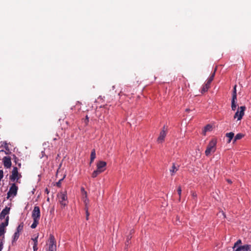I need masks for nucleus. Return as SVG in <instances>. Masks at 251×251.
<instances>
[{
    "label": "nucleus",
    "mask_w": 251,
    "mask_h": 251,
    "mask_svg": "<svg viewBox=\"0 0 251 251\" xmlns=\"http://www.w3.org/2000/svg\"><path fill=\"white\" fill-rule=\"evenodd\" d=\"M9 219V216H7L5 218V222H3L4 223V225H6V226H7L8 225Z\"/></svg>",
    "instance_id": "nucleus-32"
},
{
    "label": "nucleus",
    "mask_w": 251,
    "mask_h": 251,
    "mask_svg": "<svg viewBox=\"0 0 251 251\" xmlns=\"http://www.w3.org/2000/svg\"><path fill=\"white\" fill-rule=\"evenodd\" d=\"M84 202L85 203V207H88L87 204H88V199L87 198V199H86V198H85V200H84Z\"/></svg>",
    "instance_id": "nucleus-40"
},
{
    "label": "nucleus",
    "mask_w": 251,
    "mask_h": 251,
    "mask_svg": "<svg viewBox=\"0 0 251 251\" xmlns=\"http://www.w3.org/2000/svg\"><path fill=\"white\" fill-rule=\"evenodd\" d=\"M59 201L63 206H65L68 204L67 196L66 192H61L58 195Z\"/></svg>",
    "instance_id": "nucleus-3"
},
{
    "label": "nucleus",
    "mask_w": 251,
    "mask_h": 251,
    "mask_svg": "<svg viewBox=\"0 0 251 251\" xmlns=\"http://www.w3.org/2000/svg\"><path fill=\"white\" fill-rule=\"evenodd\" d=\"M48 245L47 251H56V240L53 235L50 234V236Z\"/></svg>",
    "instance_id": "nucleus-2"
},
{
    "label": "nucleus",
    "mask_w": 251,
    "mask_h": 251,
    "mask_svg": "<svg viewBox=\"0 0 251 251\" xmlns=\"http://www.w3.org/2000/svg\"><path fill=\"white\" fill-rule=\"evenodd\" d=\"M40 217V210L38 206H35L34 207L33 210L32 212V218L33 219H36L39 220Z\"/></svg>",
    "instance_id": "nucleus-8"
},
{
    "label": "nucleus",
    "mask_w": 251,
    "mask_h": 251,
    "mask_svg": "<svg viewBox=\"0 0 251 251\" xmlns=\"http://www.w3.org/2000/svg\"><path fill=\"white\" fill-rule=\"evenodd\" d=\"M234 251H251V245H245L236 247Z\"/></svg>",
    "instance_id": "nucleus-10"
},
{
    "label": "nucleus",
    "mask_w": 251,
    "mask_h": 251,
    "mask_svg": "<svg viewBox=\"0 0 251 251\" xmlns=\"http://www.w3.org/2000/svg\"><path fill=\"white\" fill-rule=\"evenodd\" d=\"M234 134L232 132H230L226 133V136L228 138V140L227 141V143H230L231 140L234 137Z\"/></svg>",
    "instance_id": "nucleus-14"
},
{
    "label": "nucleus",
    "mask_w": 251,
    "mask_h": 251,
    "mask_svg": "<svg viewBox=\"0 0 251 251\" xmlns=\"http://www.w3.org/2000/svg\"><path fill=\"white\" fill-rule=\"evenodd\" d=\"M18 166H19V167H20V166H21V163H19V164H18Z\"/></svg>",
    "instance_id": "nucleus-49"
},
{
    "label": "nucleus",
    "mask_w": 251,
    "mask_h": 251,
    "mask_svg": "<svg viewBox=\"0 0 251 251\" xmlns=\"http://www.w3.org/2000/svg\"><path fill=\"white\" fill-rule=\"evenodd\" d=\"M177 193H178V194L179 195V198H180V195H181V187L180 186H179L178 187Z\"/></svg>",
    "instance_id": "nucleus-33"
},
{
    "label": "nucleus",
    "mask_w": 251,
    "mask_h": 251,
    "mask_svg": "<svg viewBox=\"0 0 251 251\" xmlns=\"http://www.w3.org/2000/svg\"><path fill=\"white\" fill-rule=\"evenodd\" d=\"M3 165L6 168H10L11 166V159L9 156H4L2 159Z\"/></svg>",
    "instance_id": "nucleus-11"
},
{
    "label": "nucleus",
    "mask_w": 251,
    "mask_h": 251,
    "mask_svg": "<svg viewBox=\"0 0 251 251\" xmlns=\"http://www.w3.org/2000/svg\"><path fill=\"white\" fill-rule=\"evenodd\" d=\"M134 231L133 229L131 230L130 231V234L131 235L132 233H134Z\"/></svg>",
    "instance_id": "nucleus-43"
},
{
    "label": "nucleus",
    "mask_w": 251,
    "mask_h": 251,
    "mask_svg": "<svg viewBox=\"0 0 251 251\" xmlns=\"http://www.w3.org/2000/svg\"><path fill=\"white\" fill-rule=\"evenodd\" d=\"M5 232V229L0 228V236L3 235Z\"/></svg>",
    "instance_id": "nucleus-30"
},
{
    "label": "nucleus",
    "mask_w": 251,
    "mask_h": 251,
    "mask_svg": "<svg viewBox=\"0 0 251 251\" xmlns=\"http://www.w3.org/2000/svg\"><path fill=\"white\" fill-rule=\"evenodd\" d=\"M213 80V78H212L211 77H209L208 79L206 80V81L205 82V83L206 84H207L209 86L210 85V84L211 83V82L212 81V80Z\"/></svg>",
    "instance_id": "nucleus-29"
},
{
    "label": "nucleus",
    "mask_w": 251,
    "mask_h": 251,
    "mask_svg": "<svg viewBox=\"0 0 251 251\" xmlns=\"http://www.w3.org/2000/svg\"><path fill=\"white\" fill-rule=\"evenodd\" d=\"M131 235L130 234L129 235H128L127 237V239H126V242L125 243V245L126 246H127L129 244V240H130L131 238Z\"/></svg>",
    "instance_id": "nucleus-28"
},
{
    "label": "nucleus",
    "mask_w": 251,
    "mask_h": 251,
    "mask_svg": "<svg viewBox=\"0 0 251 251\" xmlns=\"http://www.w3.org/2000/svg\"><path fill=\"white\" fill-rule=\"evenodd\" d=\"M6 226L4 225V223H2L0 225V228H3V229H5V227Z\"/></svg>",
    "instance_id": "nucleus-39"
},
{
    "label": "nucleus",
    "mask_w": 251,
    "mask_h": 251,
    "mask_svg": "<svg viewBox=\"0 0 251 251\" xmlns=\"http://www.w3.org/2000/svg\"><path fill=\"white\" fill-rule=\"evenodd\" d=\"M236 86H237L236 85H235L233 88V91L232 97V99H237Z\"/></svg>",
    "instance_id": "nucleus-20"
},
{
    "label": "nucleus",
    "mask_w": 251,
    "mask_h": 251,
    "mask_svg": "<svg viewBox=\"0 0 251 251\" xmlns=\"http://www.w3.org/2000/svg\"><path fill=\"white\" fill-rule=\"evenodd\" d=\"M95 158H96L95 150L94 149H93L91 153L90 162V164L93 162V161L94 160Z\"/></svg>",
    "instance_id": "nucleus-15"
},
{
    "label": "nucleus",
    "mask_w": 251,
    "mask_h": 251,
    "mask_svg": "<svg viewBox=\"0 0 251 251\" xmlns=\"http://www.w3.org/2000/svg\"><path fill=\"white\" fill-rule=\"evenodd\" d=\"M226 180L228 182V183H229L230 184L232 183L231 180L230 179H227Z\"/></svg>",
    "instance_id": "nucleus-42"
},
{
    "label": "nucleus",
    "mask_w": 251,
    "mask_h": 251,
    "mask_svg": "<svg viewBox=\"0 0 251 251\" xmlns=\"http://www.w3.org/2000/svg\"><path fill=\"white\" fill-rule=\"evenodd\" d=\"M21 176V175L18 173L17 168L16 167H14L12 171V174L10 176V180L13 181H16L18 182V180Z\"/></svg>",
    "instance_id": "nucleus-4"
},
{
    "label": "nucleus",
    "mask_w": 251,
    "mask_h": 251,
    "mask_svg": "<svg viewBox=\"0 0 251 251\" xmlns=\"http://www.w3.org/2000/svg\"><path fill=\"white\" fill-rule=\"evenodd\" d=\"M216 144L217 141L215 139H212L209 142L205 151V154L206 156H208L211 152H215Z\"/></svg>",
    "instance_id": "nucleus-1"
},
{
    "label": "nucleus",
    "mask_w": 251,
    "mask_h": 251,
    "mask_svg": "<svg viewBox=\"0 0 251 251\" xmlns=\"http://www.w3.org/2000/svg\"><path fill=\"white\" fill-rule=\"evenodd\" d=\"M209 88L210 86H209L207 84L205 83L201 88V93H204L206 92V91H207Z\"/></svg>",
    "instance_id": "nucleus-16"
},
{
    "label": "nucleus",
    "mask_w": 251,
    "mask_h": 251,
    "mask_svg": "<svg viewBox=\"0 0 251 251\" xmlns=\"http://www.w3.org/2000/svg\"><path fill=\"white\" fill-rule=\"evenodd\" d=\"M6 154H8L9 153L8 152L5 151Z\"/></svg>",
    "instance_id": "nucleus-47"
},
{
    "label": "nucleus",
    "mask_w": 251,
    "mask_h": 251,
    "mask_svg": "<svg viewBox=\"0 0 251 251\" xmlns=\"http://www.w3.org/2000/svg\"><path fill=\"white\" fill-rule=\"evenodd\" d=\"M179 167V166L176 167L175 163H173L172 167L171 169H170L171 176H174L175 174V173L178 170Z\"/></svg>",
    "instance_id": "nucleus-13"
},
{
    "label": "nucleus",
    "mask_w": 251,
    "mask_h": 251,
    "mask_svg": "<svg viewBox=\"0 0 251 251\" xmlns=\"http://www.w3.org/2000/svg\"><path fill=\"white\" fill-rule=\"evenodd\" d=\"M39 220H36V219H33V223H32V224L31 225V228H35L38 224H39Z\"/></svg>",
    "instance_id": "nucleus-18"
},
{
    "label": "nucleus",
    "mask_w": 251,
    "mask_h": 251,
    "mask_svg": "<svg viewBox=\"0 0 251 251\" xmlns=\"http://www.w3.org/2000/svg\"><path fill=\"white\" fill-rule=\"evenodd\" d=\"M192 195H193V197H197V194L195 193H193Z\"/></svg>",
    "instance_id": "nucleus-44"
},
{
    "label": "nucleus",
    "mask_w": 251,
    "mask_h": 251,
    "mask_svg": "<svg viewBox=\"0 0 251 251\" xmlns=\"http://www.w3.org/2000/svg\"><path fill=\"white\" fill-rule=\"evenodd\" d=\"M46 192H47V193H49V192H48V189H46Z\"/></svg>",
    "instance_id": "nucleus-48"
},
{
    "label": "nucleus",
    "mask_w": 251,
    "mask_h": 251,
    "mask_svg": "<svg viewBox=\"0 0 251 251\" xmlns=\"http://www.w3.org/2000/svg\"><path fill=\"white\" fill-rule=\"evenodd\" d=\"M211 129L212 126L210 125H207L204 127L203 132L205 134L207 131H210Z\"/></svg>",
    "instance_id": "nucleus-19"
},
{
    "label": "nucleus",
    "mask_w": 251,
    "mask_h": 251,
    "mask_svg": "<svg viewBox=\"0 0 251 251\" xmlns=\"http://www.w3.org/2000/svg\"><path fill=\"white\" fill-rule=\"evenodd\" d=\"M244 137V135L243 134H241V133H238L237 134H236V135L235 136L234 138V140H233V142H236L237 140H240L241 139L242 137Z\"/></svg>",
    "instance_id": "nucleus-17"
},
{
    "label": "nucleus",
    "mask_w": 251,
    "mask_h": 251,
    "mask_svg": "<svg viewBox=\"0 0 251 251\" xmlns=\"http://www.w3.org/2000/svg\"><path fill=\"white\" fill-rule=\"evenodd\" d=\"M23 227H24V224L23 223H22L17 227V232H18L20 233V232H21L23 230Z\"/></svg>",
    "instance_id": "nucleus-23"
},
{
    "label": "nucleus",
    "mask_w": 251,
    "mask_h": 251,
    "mask_svg": "<svg viewBox=\"0 0 251 251\" xmlns=\"http://www.w3.org/2000/svg\"><path fill=\"white\" fill-rule=\"evenodd\" d=\"M3 249V242L1 240L0 243V251H1Z\"/></svg>",
    "instance_id": "nucleus-41"
},
{
    "label": "nucleus",
    "mask_w": 251,
    "mask_h": 251,
    "mask_svg": "<svg viewBox=\"0 0 251 251\" xmlns=\"http://www.w3.org/2000/svg\"><path fill=\"white\" fill-rule=\"evenodd\" d=\"M85 212H86V220H88L89 219V213L88 212V207H86L85 208Z\"/></svg>",
    "instance_id": "nucleus-27"
},
{
    "label": "nucleus",
    "mask_w": 251,
    "mask_h": 251,
    "mask_svg": "<svg viewBox=\"0 0 251 251\" xmlns=\"http://www.w3.org/2000/svg\"><path fill=\"white\" fill-rule=\"evenodd\" d=\"M106 163L105 161H100L97 164V169L101 173H102L105 170Z\"/></svg>",
    "instance_id": "nucleus-9"
},
{
    "label": "nucleus",
    "mask_w": 251,
    "mask_h": 251,
    "mask_svg": "<svg viewBox=\"0 0 251 251\" xmlns=\"http://www.w3.org/2000/svg\"><path fill=\"white\" fill-rule=\"evenodd\" d=\"M10 210V207L6 206L5 208L2 210L0 214V219L1 220L4 219L5 216L9 214Z\"/></svg>",
    "instance_id": "nucleus-12"
},
{
    "label": "nucleus",
    "mask_w": 251,
    "mask_h": 251,
    "mask_svg": "<svg viewBox=\"0 0 251 251\" xmlns=\"http://www.w3.org/2000/svg\"><path fill=\"white\" fill-rule=\"evenodd\" d=\"M216 71V68L215 69L214 72L211 74V75L210 76V77H211L213 79H214V78Z\"/></svg>",
    "instance_id": "nucleus-37"
},
{
    "label": "nucleus",
    "mask_w": 251,
    "mask_h": 251,
    "mask_svg": "<svg viewBox=\"0 0 251 251\" xmlns=\"http://www.w3.org/2000/svg\"><path fill=\"white\" fill-rule=\"evenodd\" d=\"M18 189V186L15 183L12 184L7 193V199H9L12 195L15 196L17 194Z\"/></svg>",
    "instance_id": "nucleus-5"
},
{
    "label": "nucleus",
    "mask_w": 251,
    "mask_h": 251,
    "mask_svg": "<svg viewBox=\"0 0 251 251\" xmlns=\"http://www.w3.org/2000/svg\"><path fill=\"white\" fill-rule=\"evenodd\" d=\"M236 99H232L231 101V109L232 110L234 111L236 109V104L235 103V100Z\"/></svg>",
    "instance_id": "nucleus-21"
},
{
    "label": "nucleus",
    "mask_w": 251,
    "mask_h": 251,
    "mask_svg": "<svg viewBox=\"0 0 251 251\" xmlns=\"http://www.w3.org/2000/svg\"><path fill=\"white\" fill-rule=\"evenodd\" d=\"M38 236H37L36 237H35L34 239H32L34 244H38Z\"/></svg>",
    "instance_id": "nucleus-34"
},
{
    "label": "nucleus",
    "mask_w": 251,
    "mask_h": 251,
    "mask_svg": "<svg viewBox=\"0 0 251 251\" xmlns=\"http://www.w3.org/2000/svg\"><path fill=\"white\" fill-rule=\"evenodd\" d=\"M100 173H101L97 169L92 173V177L95 178L97 177Z\"/></svg>",
    "instance_id": "nucleus-22"
},
{
    "label": "nucleus",
    "mask_w": 251,
    "mask_h": 251,
    "mask_svg": "<svg viewBox=\"0 0 251 251\" xmlns=\"http://www.w3.org/2000/svg\"><path fill=\"white\" fill-rule=\"evenodd\" d=\"M37 245L38 244H33V251H37L38 250Z\"/></svg>",
    "instance_id": "nucleus-38"
},
{
    "label": "nucleus",
    "mask_w": 251,
    "mask_h": 251,
    "mask_svg": "<svg viewBox=\"0 0 251 251\" xmlns=\"http://www.w3.org/2000/svg\"><path fill=\"white\" fill-rule=\"evenodd\" d=\"M4 148H5V150L7 151H9V149L8 148V145H7V143L5 142L4 143Z\"/></svg>",
    "instance_id": "nucleus-35"
},
{
    "label": "nucleus",
    "mask_w": 251,
    "mask_h": 251,
    "mask_svg": "<svg viewBox=\"0 0 251 251\" xmlns=\"http://www.w3.org/2000/svg\"><path fill=\"white\" fill-rule=\"evenodd\" d=\"M167 134V129L164 126L162 130L160 131L159 136L157 138V141L158 143H162L165 139Z\"/></svg>",
    "instance_id": "nucleus-7"
},
{
    "label": "nucleus",
    "mask_w": 251,
    "mask_h": 251,
    "mask_svg": "<svg viewBox=\"0 0 251 251\" xmlns=\"http://www.w3.org/2000/svg\"><path fill=\"white\" fill-rule=\"evenodd\" d=\"M246 108L245 106H240L239 108V110L235 113L234 118L235 119L237 118L238 120H240L244 115V111Z\"/></svg>",
    "instance_id": "nucleus-6"
},
{
    "label": "nucleus",
    "mask_w": 251,
    "mask_h": 251,
    "mask_svg": "<svg viewBox=\"0 0 251 251\" xmlns=\"http://www.w3.org/2000/svg\"><path fill=\"white\" fill-rule=\"evenodd\" d=\"M81 191L83 195L84 196L85 198L87 199V192L85 190L84 188L83 187L81 188Z\"/></svg>",
    "instance_id": "nucleus-26"
},
{
    "label": "nucleus",
    "mask_w": 251,
    "mask_h": 251,
    "mask_svg": "<svg viewBox=\"0 0 251 251\" xmlns=\"http://www.w3.org/2000/svg\"><path fill=\"white\" fill-rule=\"evenodd\" d=\"M189 111H190L189 109H186V111H187V112H189Z\"/></svg>",
    "instance_id": "nucleus-46"
},
{
    "label": "nucleus",
    "mask_w": 251,
    "mask_h": 251,
    "mask_svg": "<svg viewBox=\"0 0 251 251\" xmlns=\"http://www.w3.org/2000/svg\"><path fill=\"white\" fill-rule=\"evenodd\" d=\"M19 236H20V233L19 232H16L14 234V237H13V241H15L16 240H17V239L19 238Z\"/></svg>",
    "instance_id": "nucleus-24"
},
{
    "label": "nucleus",
    "mask_w": 251,
    "mask_h": 251,
    "mask_svg": "<svg viewBox=\"0 0 251 251\" xmlns=\"http://www.w3.org/2000/svg\"><path fill=\"white\" fill-rule=\"evenodd\" d=\"M88 119H89V118H88V116H86V120L87 121V122H88Z\"/></svg>",
    "instance_id": "nucleus-45"
},
{
    "label": "nucleus",
    "mask_w": 251,
    "mask_h": 251,
    "mask_svg": "<svg viewBox=\"0 0 251 251\" xmlns=\"http://www.w3.org/2000/svg\"><path fill=\"white\" fill-rule=\"evenodd\" d=\"M13 159H14V161L16 163H17V161H19V159L16 157L15 154L13 155Z\"/></svg>",
    "instance_id": "nucleus-36"
},
{
    "label": "nucleus",
    "mask_w": 251,
    "mask_h": 251,
    "mask_svg": "<svg viewBox=\"0 0 251 251\" xmlns=\"http://www.w3.org/2000/svg\"><path fill=\"white\" fill-rule=\"evenodd\" d=\"M241 244V240H238L236 243H235L234 246L233 247V250H234L236 247L239 246V244Z\"/></svg>",
    "instance_id": "nucleus-25"
},
{
    "label": "nucleus",
    "mask_w": 251,
    "mask_h": 251,
    "mask_svg": "<svg viewBox=\"0 0 251 251\" xmlns=\"http://www.w3.org/2000/svg\"><path fill=\"white\" fill-rule=\"evenodd\" d=\"M63 180V178L60 179L57 183H56V186L58 187H61V184L62 181Z\"/></svg>",
    "instance_id": "nucleus-31"
}]
</instances>
